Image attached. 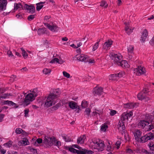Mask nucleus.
Masks as SVG:
<instances>
[{"instance_id":"f257e3e1","label":"nucleus","mask_w":154,"mask_h":154,"mask_svg":"<svg viewBox=\"0 0 154 154\" xmlns=\"http://www.w3.org/2000/svg\"><path fill=\"white\" fill-rule=\"evenodd\" d=\"M133 115V113L132 111H130L129 113H126L125 112L123 113L121 116V121L119 122L117 128L119 131L121 132L122 134H124L125 138L126 140L128 139L127 136H128L127 134L125 133V124L126 122H127L128 119L130 118Z\"/></svg>"},{"instance_id":"f03ea898","label":"nucleus","mask_w":154,"mask_h":154,"mask_svg":"<svg viewBox=\"0 0 154 154\" xmlns=\"http://www.w3.org/2000/svg\"><path fill=\"white\" fill-rule=\"evenodd\" d=\"M26 96L25 103L27 105L30 103V102L32 101L35 100V97L37 96V91L36 89H34L32 91H30Z\"/></svg>"},{"instance_id":"7ed1b4c3","label":"nucleus","mask_w":154,"mask_h":154,"mask_svg":"<svg viewBox=\"0 0 154 154\" xmlns=\"http://www.w3.org/2000/svg\"><path fill=\"white\" fill-rule=\"evenodd\" d=\"M56 96L53 94H50L47 98L45 103V107H48L55 104L57 101L56 100Z\"/></svg>"},{"instance_id":"20e7f679","label":"nucleus","mask_w":154,"mask_h":154,"mask_svg":"<svg viewBox=\"0 0 154 154\" xmlns=\"http://www.w3.org/2000/svg\"><path fill=\"white\" fill-rule=\"evenodd\" d=\"M153 139H154V133L150 132L143 136L141 137L138 142L144 143L149 140Z\"/></svg>"},{"instance_id":"39448f33","label":"nucleus","mask_w":154,"mask_h":154,"mask_svg":"<svg viewBox=\"0 0 154 154\" xmlns=\"http://www.w3.org/2000/svg\"><path fill=\"white\" fill-rule=\"evenodd\" d=\"M126 151L127 153H129V154L141 153L143 152H146V153H147V154H154V153H153V152H152V153H149V152H147V151L144 149H142L141 150L139 148H137L135 149H134L133 150L130 149L128 148L126 149Z\"/></svg>"},{"instance_id":"423d86ee","label":"nucleus","mask_w":154,"mask_h":154,"mask_svg":"<svg viewBox=\"0 0 154 154\" xmlns=\"http://www.w3.org/2000/svg\"><path fill=\"white\" fill-rule=\"evenodd\" d=\"M110 55L112 59L116 62L117 64L122 60V56L120 53L115 54V53H111Z\"/></svg>"},{"instance_id":"0eeeda50","label":"nucleus","mask_w":154,"mask_h":154,"mask_svg":"<svg viewBox=\"0 0 154 154\" xmlns=\"http://www.w3.org/2000/svg\"><path fill=\"white\" fill-rule=\"evenodd\" d=\"M134 72L137 75H140L145 74L146 70L144 67L141 65H139L134 69Z\"/></svg>"},{"instance_id":"6e6552de","label":"nucleus","mask_w":154,"mask_h":154,"mask_svg":"<svg viewBox=\"0 0 154 154\" xmlns=\"http://www.w3.org/2000/svg\"><path fill=\"white\" fill-rule=\"evenodd\" d=\"M55 138L54 137H45L43 141V143L47 147H49L52 146L53 142H54Z\"/></svg>"},{"instance_id":"1a4fd4ad","label":"nucleus","mask_w":154,"mask_h":154,"mask_svg":"<svg viewBox=\"0 0 154 154\" xmlns=\"http://www.w3.org/2000/svg\"><path fill=\"white\" fill-rule=\"evenodd\" d=\"M44 24L46 27L52 32H57L59 30V28L55 24L45 23Z\"/></svg>"},{"instance_id":"9d476101","label":"nucleus","mask_w":154,"mask_h":154,"mask_svg":"<svg viewBox=\"0 0 154 154\" xmlns=\"http://www.w3.org/2000/svg\"><path fill=\"white\" fill-rule=\"evenodd\" d=\"M94 146L93 147L94 149H97L98 151H102L103 149L104 144L102 143L96 142H94Z\"/></svg>"},{"instance_id":"9b49d317","label":"nucleus","mask_w":154,"mask_h":154,"mask_svg":"<svg viewBox=\"0 0 154 154\" xmlns=\"http://www.w3.org/2000/svg\"><path fill=\"white\" fill-rule=\"evenodd\" d=\"M89 57L87 55L83 54H78V60L79 61L87 62L88 61Z\"/></svg>"},{"instance_id":"f8f14e48","label":"nucleus","mask_w":154,"mask_h":154,"mask_svg":"<svg viewBox=\"0 0 154 154\" xmlns=\"http://www.w3.org/2000/svg\"><path fill=\"white\" fill-rule=\"evenodd\" d=\"M113 43L112 41L111 40H108L106 41L103 45V49L107 50L109 49Z\"/></svg>"},{"instance_id":"ddd939ff","label":"nucleus","mask_w":154,"mask_h":154,"mask_svg":"<svg viewBox=\"0 0 154 154\" xmlns=\"http://www.w3.org/2000/svg\"><path fill=\"white\" fill-rule=\"evenodd\" d=\"M8 2L7 0H0V11H5L7 8Z\"/></svg>"},{"instance_id":"4468645a","label":"nucleus","mask_w":154,"mask_h":154,"mask_svg":"<svg viewBox=\"0 0 154 154\" xmlns=\"http://www.w3.org/2000/svg\"><path fill=\"white\" fill-rule=\"evenodd\" d=\"M142 132L140 130L137 129L135 130L133 132L135 139L137 142L140 140L142 135Z\"/></svg>"},{"instance_id":"2eb2a0df","label":"nucleus","mask_w":154,"mask_h":154,"mask_svg":"<svg viewBox=\"0 0 154 154\" xmlns=\"http://www.w3.org/2000/svg\"><path fill=\"white\" fill-rule=\"evenodd\" d=\"M123 106L124 108L129 109H133L138 106V104L137 103H129L124 104Z\"/></svg>"},{"instance_id":"dca6fc26","label":"nucleus","mask_w":154,"mask_h":154,"mask_svg":"<svg viewBox=\"0 0 154 154\" xmlns=\"http://www.w3.org/2000/svg\"><path fill=\"white\" fill-rule=\"evenodd\" d=\"M148 32L147 30L145 29L142 32L140 38V41L144 42L146 41V39L148 36Z\"/></svg>"},{"instance_id":"f3484780","label":"nucleus","mask_w":154,"mask_h":154,"mask_svg":"<svg viewBox=\"0 0 154 154\" xmlns=\"http://www.w3.org/2000/svg\"><path fill=\"white\" fill-rule=\"evenodd\" d=\"M0 104L2 105H8L10 106H13L14 107L16 108L17 107V106H16V104L15 103L13 102L12 101L8 100H3L1 101L0 103Z\"/></svg>"},{"instance_id":"a211bd4d","label":"nucleus","mask_w":154,"mask_h":154,"mask_svg":"<svg viewBox=\"0 0 154 154\" xmlns=\"http://www.w3.org/2000/svg\"><path fill=\"white\" fill-rule=\"evenodd\" d=\"M103 91L102 88L96 87L93 89V93L95 95H101L103 93Z\"/></svg>"},{"instance_id":"6ab92c4d","label":"nucleus","mask_w":154,"mask_h":154,"mask_svg":"<svg viewBox=\"0 0 154 154\" xmlns=\"http://www.w3.org/2000/svg\"><path fill=\"white\" fill-rule=\"evenodd\" d=\"M65 61L63 60L61 58H55L52 60L50 62L51 63H58L60 64H62Z\"/></svg>"},{"instance_id":"aec40b11","label":"nucleus","mask_w":154,"mask_h":154,"mask_svg":"<svg viewBox=\"0 0 154 154\" xmlns=\"http://www.w3.org/2000/svg\"><path fill=\"white\" fill-rule=\"evenodd\" d=\"M149 124V123L146 121L143 120L141 121L138 124V125L141 126L142 128H144L145 127L146 128L147 127L148 128L147 131L149 130V125H148Z\"/></svg>"},{"instance_id":"412c9836","label":"nucleus","mask_w":154,"mask_h":154,"mask_svg":"<svg viewBox=\"0 0 154 154\" xmlns=\"http://www.w3.org/2000/svg\"><path fill=\"white\" fill-rule=\"evenodd\" d=\"M24 8L25 9L27 10L29 12L31 13H33L35 11V8L33 6L26 4L25 5Z\"/></svg>"},{"instance_id":"4be33fe9","label":"nucleus","mask_w":154,"mask_h":154,"mask_svg":"<svg viewBox=\"0 0 154 154\" xmlns=\"http://www.w3.org/2000/svg\"><path fill=\"white\" fill-rule=\"evenodd\" d=\"M29 143L28 140L26 138H23L22 140L18 142V144L20 146H26L29 145Z\"/></svg>"},{"instance_id":"5701e85b","label":"nucleus","mask_w":154,"mask_h":154,"mask_svg":"<svg viewBox=\"0 0 154 154\" xmlns=\"http://www.w3.org/2000/svg\"><path fill=\"white\" fill-rule=\"evenodd\" d=\"M60 94V90L59 88L54 89L52 90V92L50 94H53L54 96H56V100L57 101V97Z\"/></svg>"},{"instance_id":"b1692460","label":"nucleus","mask_w":154,"mask_h":154,"mask_svg":"<svg viewBox=\"0 0 154 154\" xmlns=\"http://www.w3.org/2000/svg\"><path fill=\"white\" fill-rule=\"evenodd\" d=\"M119 66H120L124 68H127L129 67V65L127 61L125 60H122L118 64Z\"/></svg>"},{"instance_id":"393cba45","label":"nucleus","mask_w":154,"mask_h":154,"mask_svg":"<svg viewBox=\"0 0 154 154\" xmlns=\"http://www.w3.org/2000/svg\"><path fill=\"white\" fill-rule=\"evenodd\" d=\"M86 138L85 135L80 136L78 138V144H83L85 141Z\"/></svg>"},{"instance_id":"a878e982","label":"nucleus","mask_w":154,"mask_h":154,"mask_svg":"<svg viewBox=\"0 0 154 154\" xmlns=\"http://www.w3.org/2000/svg\"><path fill=\"white\" fill-rule=\"evenodd\" d=\"M22 8V5L20 3H14V12H15V11L17 10H21Z\"/></svg>"},{"instance_id":"bb28decb","label":"nucleus","mask_w":154,"mask_h":154,"mask_svg":"<svg viewBox=\"0 0 154 154\" xmlns=\"http://www.w3.org/2000/svg\"><path fill=\"white\" fill-rule=\"evenodd\" d=\"M69 107L72 109H75L77 108L76 103L73 101H71L68 103Z\"/></svg>"},{"instance_id":"cd10ccee","label":"nucleus","mask_w":154,"mask_h":154,"mask_svg":"<svg viewBox=\"0 0 154 154\" xmlns=\"http://www.w3.org/2000/svg\"><path fill=\"white\" fill-rule=\"evenodd\" d=\"M124 24L125 25V30L126 32L128 34H130L132 32L134 29V28H130L129 26L126 23H125Z\"/></svg>"},{"instance_id":"c85d7f7f","label":"nucleus","mask_w":154,"mask_h":154,"mask_svg":"<svg viewBox=\"0 0 154 154\" xmlns=\"http://www.w3.org/2000/svg\"><path fill=\"white\" fill-rule=\"evenodd\" d=\"M74 148H77V145H73L72 146V147H68V150L72 152L77 153V150L75 149Z\"/></svg>"},{"instance_id":"c756f323","label":"nucleus","mask_w":154,"mask_h":154,"mask_svg":"<svg viewBox=\"0 0 154 154\" xmlns=\"http://www.w3.org/2000/svg\"><path fill=\"white\" fill-rule=\"evenodd\" d=\"M146 95L143 92L141 91L137 95V98L140 100H142L144 99L146 96Z\"/></svg>"},{"instance_id":"7c9ffc66","label":"nucleus","mask_w":154,"mask_h":154,"mask_svg":"<svg viewBox=\"0 0 154 154\" xmlns=\"http://www.w3.org/2000/svg\"><path fill=\"white\" fill-rule=\"evenodd\" d=\"M134 46L132 45H129L127 48L128 52V54H132L133 53Z\"/></svg>"},{"instance_id":"2f4dec72","label":"nucleus","mask_w":154,"mask_h":154,"mask_svg":"<svg viewBox=\"0 0 154 154\" xmlns=\"http://www.w3.org/2000/svg\"><path fill=\"white\" fill-rule=\"evenodd\" d=\"M45 3V2H41L36 4V10L38 11L41 10L43 6V5Z\"/></svg>"},{"instance_id":"473e14b6","label":"nucleus","mask_w":154,"mask_h":154,"mask_svg":"<svg viewBox=\"0 0 154 154\" xmlns=\"http://www.w3.org/2000/svg\"><path fill=\"white\" fill-rule=\"evenodd\" d=\"M100 42V39L99 40L97 41L96 42L95 44L93 46L92 51H95L98 48L99 44Z\"/></svg>"},{"instance_id":"72a5a7b5","label":"nucleus","mask_w":154,"mask_h":154,"mask_svg":"<svg viewBox=\"0 0 154 154\" xmlns=\"http://www.w3.org/2000/svg\"><path fill=\"white\" fill-rule=\"evenodd\" d=\"M109 79L110 80H116L118 79L116 74L110 75L109 76Z\"/></svg>"},{"instance_id":"f704fd0d","label":"nucleus","mask_w":154,"mask_h":154,"mask_svg":"<svg viewBox=\"0 0 154 154\" xmlns=\"http://www.w3.org/2000/svg\"><path fill=\"white\" fill-rule=\"evenodd\" d=\"M108 145L107 146L106 150L107 151L111 152L112 151H113L114 147L111 146L110 143L109 141L108 142Z\"/></svg>"},{"instance_id":"c9c22d12","label":"nucleus","mask_w":154,"mask_h":154,"mask_svg":"<svg viewBox=\"0 0 154 154\" xmlns=\"http://www.w3.org/2000/svg\"><path fill=\"white\" fill-rule=\"evenodd\" d=\"M78 149L79 150H78V154H85V149H82L81 148L78 146Z\"/></svg>"},{"instance_id":"e433bc0d","label":"nucleus","mask_w":154,"mask_h":154,"mask_svg":"<svg viewBox=\"0 0 154 154\" xmlns=\"http://www.w3.org/2000/svg\"><path fill=\"white\" fill-rule=\"evenodd\" d=\"M100 6L104 8H106L108 6V4L105 1L103 0L100 3Z\"/></svg>"},{"instance_id":"4c0bfd02","label":"nucleus","mask_w":154,"mask_h":154,"mask_svg":"<svg viewBox=\"0 0 154 154\" xmlns=\"http://www.w3.org/2000/svg\"><path fill=\"white\" fill-rule=\"evenodd\" d=\"M51 72V70L50 69L45 68L43 70L44 74L45 75H49Z\"/></svg>"},{"instance_id":"58836bf2","label":"nucleus","mask_w":154,"mask_h":154,"mask_svg":"<svg viewBox=\"0 0 154 154\" xmlns=\"http://www.w3.org/2000/svg\"><path fill=\"white\" fill-rule=\"evenodd\" d=\"M62 137L64 140L66 142H69L71 141V139L67 135H63Z\"/></svg>"},{"instance_id":"ea45409f","label":"nucleus","mask_w":154,"mask_h":154,"mask_svg":"<svg viewBox=\"0 0 154 154\" xmlns=\"http://www.w3.org/2000/svg\"><path fill=\"white\" fill-rule=\"evenodd\" d=\"M142 92L145 94L146 95V96L147 95H149V90L148 88H144L142 91H141Z\"/></svg>"},{"instance_id":"a19ab883","label":"nucleus","mask_w":154,"mask_h":154,"mask_svg":"<svg viewBox=\"0 0 154 154\" xmlns=\"http://www.w3.org/2000/svg\"><path fill=\"white\" fill-rule=\"evenodd\" d=\"M88 105L87 101L84 100L81 103L82 107L83 108H85L88 106Z\"/></svg>"},{"instance_id":"79ce46f5","label":"nucleus","mask_w":154,"mask_h":154,"mask_svg":"<svg viewBox=\"0 0 154 154\" xmlns=\"http://www.w3.org/2000/svg\"><path fill=\"white\" fill-rule=\"evenodd\" d=\"M21 50L22 51V54L23 57L25 58H26L28 56L27 53L24 49H23V48H21Z\"/></svg>"},{"instance_id":"37998d69","label":"nucleus","mask_w":154,"mask_h":154,"mask_svg":"<svg viewBox=\"0 0 154 154\" xmlns=\"http://www.w3.org/2000/svg\"><path fill=\"white\" fill-rule=\"evenodd\" d=\"M108 126L105 124H103L101 126L100 130L102 131L105 132L106 131L107 128H108Z\"/></svg>"},{"instance_id":"c03bdc74","label":"nucleus","mask_w":154,"mask_h":154,"mask_svg":"<svg viewBox=\"0 0 154 154\" xmlns=\"http://www.w3.org/2000/svg\"><path fill=\"white\" fill-rule=\"evenodd\" d=\"M12 144V142L9 141L8 142L4 143L3 145L7 148H9L11 146Z\"/></svg>"},{"instance_id":"a18cd8bd","label":"nucleus","mask_w":154,"mask_h":154,"mask_svg":"<svg viewBox=\"0 0 154 154\" xmlns=\"http://www.w3.org/2000/svg\"><path fill=\"white\" fill-rule=\"evenodd\" d=\"M15 132L17 134H20L22 133L24 134V133H25L24 131H23L22 129L20 128H17L16 129Z\"/></svg>"},{"instance_id":"49530a36","label":"nucleus","mask_w":154,"mask_h":154,"mask_svg":"<svg viewBox=\"0 0 154 154\" xmlns=\"http://www.w3.org/2000/svg\"><path fill=\"white\" fill-rule=\"evenodd\" d=\"M148 146L149 147L150 150L152 151L154 150V144L153 142H150L148 144Z\"/></svg>"},{"instance_id":"de8ad7c7","label":"nucleus","mask_w":154,"mask_h":154,"mask_svg":"<svg viewBox=\"0 0 154 154\" xmlns=\"http://www.w3.org/2000/svg\"><path fill=\"white\" fill-rule=\"evenodd\" d=\"M116 74L119 79L120 78L123 77L125 75V73L123 71H121L119 73Z\"/></svg>"},{"instance_id":"09e8293b","label":"nucleus","mask_w":154,"mask_h":154,"mask_svg":"<svg viewBox=\"0 0 154 154\" xmlns=\"http://www.w3.org/2000/svg\"><path fill=\"white\" fill-rule=\"evenodd\" d=\"M7 54L9 57L12 58L13 59H15V57L13 54L12 53L11 51L10 50L8 51H7Z\"/></svg>"},{"instance_id":"8fccbe9b","label":"nucleus","mask_w":154,"mask_h":154,"mask_svg":"<svg viewBox=\"0 0 154 154\" xmlns=\"http://www.w3.org/2000/svg\"><path fill=\"white\" fill-rule=\"evenodd\" d=\"M91 112V109L89 108H86L85 111V114L86 115L88 116L89 117L90 115Z\"/></svg>"},{"instance_id":"3c124183","label":"nucleus","mask_w":154,"mask_h":154,"mask_svg":"<svg viewBox=\"0 0 154 154\" xmlns=\"http://www.w3.org/2000/svg\"><path fill=\"white\" fill-rule=\"evenodd\" d=\"M42 140L41 138H38L36 140V142H35L34 144V145L35 146H38V145L37 144L36 142L38 143H42Z\"/></svg>"},{"instance_id":"603ef678","label":"nucleus","mask_w":154,"mask_h":154,"mask_svg":"<svg viewBox=\"0 0 154 154\" xmlns=\"http://www.w3.org/2000/svg\"><path fill=\"white\" fill-rule=\"evenodd\" d=\"M63 76L67 78H69L70 77V75L66 71H63Z\"/></svg>"},{"instance_id":"864d4df0","label":"nucleus","mask_w":154,"mask_h":154,"mask_svg":"<svg viewBox=\"0 0 154 154\" xmlns=\"http://www.w3.org/2000/svg\"><path fill=\"white\" fill-rule=\"evenodd\" d=\"M121 144V142L120 141L118 140L117 141L115 144V146L116 147L117 149H118L120 146V144Z\"/></svg>"},{"instance_id":"5fc2aeb1","label":"nucleus","mask_w":154,"mask_h":154,"mask_svg":"<svg viewBox=\"0 0 154 154\" xmlns=\"http://www.w3.org/2000/svg\"><path fill=\"white\" fill-rule=\"evenodd\" d=\"M117 113V111L115 110L111 109L110 112V115L111 116H114Z\"/></svg>"},{"instance_id":"6e6d98bb","label":"nucleus","mask_w":154,"mask_h":154,"mask_svg":"<svg viewBox=\"0 0 154 154\" xmlns=\"http://www.w3.org/2000/svg\"><path fill=\"white\" fill-rule=\"evenodd\" d=\"M35 15H31L28 17V19L29 21H31L33 20L35 17Z\"/></svg>"},{"instance_id":"4d7b16f0","label":"nucleus","mask_w":154,"mask_h":154,"mask_svg":"<svg viewBox=\"0 0 154 154\" xmlns=\"http://www.w3.org/2000/svg\"><path fill=\"white\" fill-rule=\"evenodd\" d=\"M53 143L54 144V145L57 146H59L61 145V143L59 141H56L55 140V139L54 142H53Z\"/></svg>"},{"instance_id":"13d9d810","label":"nucleus","mask_w":154,"mask_h":154,"mask_svg":"<svg viewBox=\"0 0 154 154\" xmlns=\"http://www.w3.org/2000/svg\"><path fill=\"white\" fill-rule=\"evenodd\" d=\"M29 109H26L24 110V116L26 117H28L29 116Z\"/></svg>"},{"instance_id":"bf43d9fd","label":"nucleus","mask_w":154,"mask_h":154,"mask_svg":"<svg viewBox=\"0 0 154 154\" xmlns=\"http://www.w3.org/2000/svg\"><path fill=\"white\" fill-rule=\"evenodd\" d=\"M149 43L152 46H154V36L149 41Z\"/></svg>"},{"instance_id":"052dcab7","label":"nucleus","mask_w":154,"mask_h":154,"mask_svg":"<svg viewBox=\"0 0 154 154\" xmlns=\"http://www.w3.org/2000/svg\"><path fill=\"white\" fill-rule=\"evenodd\" d=\"M85 154H92L94 152L91 150H87L85 149Z\"/></svg>"},{"instance_id":"680f3d73","label":"nucleus","mask_w":154,"mask_h":154,"mask_svg":"<svg viewBox=\"0 0 154 154\" xmlns=\"http://www.w3.org/2000/svg\"><path fill=\"white\" fill-rule=\"evenodd\" d=\"M9 96V95H8V94H2V95L1 96L2 98V99H6Z\"/></svg>"},{"instance_id":"e2e57ef3","label":"nucleus","mask_w":154,"mask_h":154,"mask_svg":"<svg viewBox=\"0 0 154 154\" xmlns=\"http://www.w3.org/2000/svg\"><path fill=\"white\" fill-rule=\"evenodd\" d=\"M59 104H59V103L57 104L55 106L53 107V109L55 110L57 109L60 106L59 105Z\"/></svg>"},{"instance_id":"0e129e2a","label":"nucleus","mask_w":154,"mask_h":154,"mask_svg":"<svg viewBox=\"0 0 154 154\" xmlns=\"http://www.w3.org/2000/svg\"><path fill=\"white\" fill-rule=\"evenodd\" d=\"M0 152L1 154H5V153L6 150L5 149H4L3 148H2L1 150H0Z\"/></svg>"},{"instance_id":"69168bd1","label":"nucleus","mask_w":154,"mask_h":154,"mask_svg":"<svg viewBox=\"0 0 154 154\" xmlns=\"http://www.w3.org/2000/svg\"><path fill=\"white\" fill-rule=\"evenodd\" d=\"M50 16H46L44 17L45 20L47 21L50 19Z\"/></svg>"},{"instance_id":"338daca9","label":"nucleus","mask_w":154,"mask_h":154,"mask_svg":"<svg viewBox=\"0 0 154 154\" xmlns=\"http://www.w3.org/2000/svg\"><path fill=\"white\" fill-rule=\"evenodd\" d=\"M5 115L3 114H0V122H1L4 118Z\"/></svg>"},{"instance_id":"774afa93","label":"nucleus","mask_w":154,"mask_h":154,"mask_svg":"<svg viewBox=\"0 0 154 154\" xmlns=\"http://www.w3.org/2000/svg\"><path fill=\"white\" fill-rule=\"evenodd\" d=\"M8 154H17V152H16L8 151Z\"/></svg>"}]
</instances>
